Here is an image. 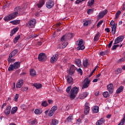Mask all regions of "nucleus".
<instances>
[{
	"label": "nucleus",
	"instance_id": "7ed1b4c3",
	"mask_svg": "<svg viewBox=\"0 0 125 125\" xmlns=\"http://www.w3.org/2000/svg\"><path fill=\"white\" fill-rule=\"evenodd\" d=\"M83 43V39H80L77 41L76 44L78 45V47L77 48V50H83L85 48V47Z\"/></svg>",
	"mask_w": 125,
	"mask_h": 125
},
{
	"label": "nucleus",
	"instance_id": "052dcab7",
	"mask_svg": "<svg viewBox=\"0 0 125 125\" xmlns=\"http://www.w3.org/2000/svg\"><path fill=\"white\" fill-rule=\"evenodd\" d=\"M125 58H123L118 60V62L121 63V62H125Z\"/></svg>",
	"mask_w": 125,
	"mask_h": 125
},
{
	"label": "nucleus",
	"instance_id": "f03ea898",
	"mask_svg": "<svg viewBox=\"0 0 125 125\" xmlns=\"http://www.w3.org/2000/svg\"><path fill=\"white\" fill-rule=\"evenodd\" d=\"M18 15L17 13H15V12L9 14L8 16L5 17L4 18V21H6L8 22V21H10V20H12V19H14L16 17H17Z\"/></svg>",
	"mask_w": 125,
	"mask_h": 125
},
{
	"label": "nucleus",
	"instance_id": "f3484780",
	"mask_svg": "<svg viewBox=\"0 0 125 125\" xmlns=\"http://www.w3.org/2000/svg\"><path fill=\"white\" fill-rule=\"evenodd\" d=\"M105 123V119L101 118L96 122V125H103Z\"/></svg>",
	"mask_w": 125,
	"mask_h": 125
},
{
	"label": "nucleus",
	"instance_id": "f257e3e1",
	"mask_svg": "<svg viewBox=\"0 0 125 125\" xmlns=\"http://www.w3.org/2000/svg\"><path fill=\"white\" fill-rule=\"evenodd\" d=\"M18 15L17 13H15V12L9 14L8 16L5 17L4 18V21H6L8 22V21H10V20H12V19H14L16 17H17Z\"/></svg>",
	"mask_w": 125,
	"mask_h": 125
},
{
	"label": "nucleus",
	"instance_id": "4468645a",
	"mask_svg": "<svg viewBox=\"0 0 125 125\" xmlns=\"http://www.w3.org/2000/svg\"><path fill=\"white\" fill-rule=\"evenodd\" d=\"M17 53H18V50L14 49L9 54V56H10L11 57H14Z\"/></svg>",
	"mask_w": 125,
	"mask_h": 125
},
{
	"label": "nucleus",
	"instance_id": "2eb2a0df",
	"mask_svg": "<svg viewBox=\"0 0 125 125\" xmlns=\"http://www.w3.org/2000/svg\"><path fill=\"white\" fill-rule=\"evenodd\" d=\"M45 2L44 0H40L39 3H37L38 8L42 7V6L44 4Z\"/></svg>",
	"mask_w": 125,
	"mask_h": 125
},
{
	"label": "nucleus",
	"instance_id": "b1692460",
	"mask_svg": "<svg viewBox=\"0 0 125 125\" xmlns=\"http://www.w3.org/2000/svg\"><path fill=\"white\" fill-rule=\"evenodd\" d=\"M13 57H11L10 56H9V57L7 59V61L9 63H13V62H15V59L12 58Z\"/></svg>",
	"mask_w": 125,
	"mask_h": 125
},
{
	"label": "nucleus",
	"instance_id": "c03bdc74",
	"mask_svg": "<svg viewBox=\"0 0 125 125\" xmlns=\"http://www.w3.org/2000/svg\"><path fill=\"white\" fill-rule=\"evenodd\" d=\"M57 109H58V107L57 106H53L51 110H52L54 113H55V111H56V110H57Z\"/></svg>",
	"mask_w": 125,
	"mask_h": 125
},
{
	"label": "nucleus",
	"instance_id": "0e129e2a",
	"mask_svg": "<svg viewBox=\"0 0 125 125\" xmlns=\"http://www.w3.org/2000/svg\"><path fill=\"white\" fill-rule=\"evenodd\" d=\"M110 25L111 26H116V24L115 23V21H112L111 22H110Z\"/></svg>",
	"mask_w": 125,
	"mask_h": 125
},
{
	"label": "nucleus",
	"instance_id": "13d9d810",
	"mask_svg": "<svg viewBox=\"0 0 125 125\" xmlns=\"http://www.w3.org/2000/svg\"><path fill=\"white\" fill-rule=\"evenodd\" d=\"M28 89H29L27 88V87H22L21 88V91H28Z\"/></svg>",
	"mask_w": 125,
	"mask_h": 125
},
{
	"label": "nucleus",
	"instance_id": "e2e57ef3",
	"mask_svg": "<svg viewBox=\"0 0 125 125\" xmlns=\"http://www.w3.org/2000/svg\"><path fill=\"white\" fill-rule=\"evenodd\" d=\"M106 54H107V51L101 52L100 53V55H102V56H104V55H106Z\"/></svg>",
	"mask_w": 125,
	"mask_h": 125
},
{
	"label": "nucleus",
	"instance_id": "423d86ee",
	"mask_svg": "<svg viewBox=\"0 0 125 125\" xmlns=\"http://www.w3.org/2000/svg\"><path fill=\"white\" fill-rule=\"evenodd\" d=\"M38 60L41 62H43L46 60V56L43 53H40L38 55Z\"/></svg>",
	"mask_w": 125,
	"mask_h": 125
},
{
	"label": "nucleus",
	"instance_id": "69168bd1",
	"mask_svg": "<svg viewBox=\"0 0 125 125\" xmlns=\"http://www.w3.org/2000/svg\"><path fill=\"white\" fill-rule=\"evenodd\" d=\"M88 25V21H85L83 23V26L86 27Z\"/></svg>",
	"mask_w": 125,
	"mask_h": 125
},
{
	"label": "nucleus",
	"instance_id": "bf43d9fd",
	"mask_svg": "<svg viewBox=\"0 0 125 125\" xmlns=\"http://www.w3.org/2000/svg\"><path fill=\"white\" fill-rule=\"evenodd\" d=\"M18 83L20 85H21V86L22 85H23V80H19V82Z\"/></svg>",
	"mask_w": 125,
	"mask_h": 125
},
{
	"label": "nucleus",
	"instance_id": "9b49d317",
	"mask_svg": "<svg viewBox=\"0 0 125 125\" xmlns=\"http://www.w3.org/2000/svg\"><path fill=\"white\" fill-rule=\"evenodd\" d=\"M75 71H76V67H75L74 65H71L69 70V75L72 76V75L75 73Z\"/></svg>",
	"mask_w": 125,
	"mask_h": 125
},
{
	"label": "nucleus",
	"instance_id": "37998d69",
	"mask_svg": "<svg viewBox=\"0 0 125 125\" xmlns=\"http://www.w3.org/2000/svg\"><path fill=\"white\" fill-rule=\"evenodd\" d=\"M20 39V35H18L17 37H16L14 39V42L15 43L17 42V41L18 40Z\"/></svg>",
	"mask_w": 125,
	"mask_h": 125
},
{
	"label": "nucleus",
	"instance_id": "3c124183",
	"mask_svg": "<svg viewBox=\"0 0 125 125\" xmlns=\"http://www.w3.org/2000/svg\"><path fill=\"white\" fill-rule=\"evenodd\" d=\"M103 22H104V21L101 20L97 24V28H99L100 25H101Z\"/></svg>",
	"mask_w": 125,
	"mask_h": 125
},
{
	"label": "nucleus",
	"instance_id": "2f4dec72",
	"mask_svg": "<svg viewBox=\"0 0 125 125\" xmlns=\"http://www.w3.org/2000/svg\"><path fill=\"white\" fill-rule=\"evenodd\" d=\"M17 110H18V108L17 107H14L12 108L11 113L12 115H13V114H15V113H16V112H17Z\"/></svg>",
	"mask_w": 125,
	"mask_h": 125
},
{
	"label": "nucleus",
	"instance_id": "6ab92c4d",
	"mask_svg": "<svg viewBox=\"0 0 125 125\" xmlns=\"http://www.w3.org/2000/svg\"><path fill=\"white\" fill-rule=\"evenodd\" d=\"M10 111H11V106H8L4 110V114L6 115H9V114H10Z\"/></svg>",
	"mask_w": 125,
	"mask_h": 125
},
{
	"label": "nucleus",
	"instance_id": "bb28decb",
	"mask_svg": "<svg viewBox=\"0 0 125 125\" xmlns=\"http://www.w3.org/2000/svg\"><path fill=\"white\" fill-rule=\"evenodd\" d=\"M100 34L99 33H97V34L95 36L94 38V42H98V41H99V38L100 37Z\"/></svg>",
	"mask_w": 125,
	"mask_h": 125
},
{
	"label": "nucleus",
	"instance_id": "864d4df0",
	"mask_svg": "<svg viewBox=\"0 0 125 125\" xmlns=\"http://www.w3.org/2000/svg\"><path fill=\"white\" fill-rule=\"evenodd\" d=\"M34 113L36 115H38L39 114H42V113L41 112V110L40 109H36L34 111Z\"/></svg>",
	"mask_w": 125,
	"mask_h": 125
},
{
	"label": "nucleus",
	"instance_id": "0eeeda50",
	"mask_svg": "<svg viewBox=\"0 0 125 125\" xmlns=\"http://www.w3.org/2000/svg\"><path fill=\"white\" fill-rule=\"evenodd\" d=\"M47 8H52L54 6V1L52 0H49L46 3Z\"/></svg>",
	"mask_w": 125,
	"mask_h": 125
},
{
	"label": "nucleus",
	"instance_id": "680f3d73",
	"mask_svg": "<svg viewBox=\"0 0 125 125\" xmlns=\"http://www.w3.org/2000/svg\"><path fill=\"white\" fill-rule=\"evenodd\" d=\"M78 73H79V74H80L81 76L83 75V70H82V69L79 68L78 69Z\"/></svg>",
	"mask_w": 125,
	"mask_h": 125
},
{
	"label": "nucleus",
	"instance_id": "de8ad7c7",
	"mask_svg": "<svg viewBox=\"0 0 125 125\" xmlns=\"http://www.w3.org/2000/svg\"><path fill=\"white\" fill-rule=\"evenodd\" d=\"M85 0H77L75 1V3H76V4H80V3H82L83 1H85Z\"/></svg>",
	"mask_w": 125,
	"mask_h": 125
},
{
	"label": "nucleus",
	"instance_id": "7c9ffc66",
	"mask_svg": "<svg viewBox=\"0 0 125 125\" xmlns=\"http://www.w3.org/2000/svg\"><path fill=\"white\" fill-rule=\"evenodd\" d=\"M84 113L86 115H87L89 113V106L88 105L85 106Z\"/></svg>",
	"mask_w": 125,
	"mask_h": 125
},
{
	"label": "nucleus",
	"instance_id": "ea45409f",
	"mask_svg": "<svg viewBox=\"0 0 125 125\" xmlns=\"http://www.w3.org/2000/svg\"><path fill=\"white\" fill-rule=\"evenodd\" d=\"M58 124V121L56 119H53L52 120V125H56Z\"/></svg>",
	"mask_w": 125,
	"mask_h": 125
},
{
	"label": "nucleus",
	"instance_id": "a18cd8bd",
	"mask_svg": "<svg viewBox=\"0 0 125 125\" xmlns=\"http://www.w3.org/2000/svg\"><path fill=\"white\" fill-rule=\"evenodd\" d=\"M54 113L51 109L50 110V111L48 113V116L49 117H52L53 115H54Z\"/></svg>",
	"mask_w": 125,
	"mask_h": 125
},
{
	"label": "nucleus",
	"instance_id": "9d476101",
	"mask_svg": "<svg viewBox=\"0 0 125 125\" xmlns=\"http://www.w3.org/2000/svg\"><path fill=\"white\" fill-rule=\"evenodd\" d=\"M107 90L112 94L114 92V85L113 84H109L107 86Z\"/></svg>",
	"mask_w": 125,
	"mask_h": 125
},
{
	"label": "nucleus",
	"instance_id": "6e6d98bb",
	"mask_svg": "<svg viewBox=\"0 0 125 125\" xmlns=\"http://www.w3.org/2000/svg\"><path fill=\"white\" fill-rule=\"evenodd\" d=\"M93 12V9H89L87 11V14H90L92 13Z\"/></svg>",
	"mask_w": 125,
	"mask_h": 125
},
{
	"label": "nucleus",
	"instance_id": "72a5a7b5",
	"mask_svg": "<svg viewBox=\"0 0 125 125\" xmlns=\"http://www.w3.org/2000/svg\"><path fill=\"white\" fill-rule=\"evenodd\" d=\"M30 75L32 77H34V76H36V70L34 69H31L30 71Z\"/></svg>",
	"mask_w": 125,
	"mask_h": 125
},
{
	"label": "nucleus",
	"instance_id": "20e7f679",
	"mask_svg": "<svg viewBox=\"0 0 125 125\" xmlns=\"http://www.w3.org/2000/svg\"><path fill=\"white\" fill-rule=\"evenodd\" d=\"M37 21L35 19H32L30 20L26 23V26L28 28H35Z\"/></svg>",
	"mask_w": 125,
	"mask_h": 125
},
{
	"label": "nucleus",
	"instance_id": "412c9836",
	"mask_svg": "<svg viewBox=\"0 0 125 125\" xmlns=\"http://www.w3.org/2000/svg\"><path fill=\"white\" fill-rule=\"evenodd\" d=\"M83 65L85 68H87V67L89 66V63L88 62V60L87 59L83 61Z\"/></svg>",
	"mask_w": 125,
	"mask_h": 125
},
{
	"label": "nucleus",
	"instance_id": "c756f323",
	"mask_svg": "<svg viewBox=\"0 0 125 125\" xmlns=\"http://www.w3.org/2000/svg\"><path fill=\"white\" fill-rule=\"evenodd\" d=\"M123 90H124V86H121L117 90L116 93H118V94L121 93V92H122V91H123Z\"/></svg>",
	"mask_w": 125,
	"mask_h": 125
},
{
	"label": "nucleus",
	"instance_id": "a878e982",
	"mask_svg": "<svg viewBox=\"0 0 125 125\" xmlns=\"http://www.w3.org/2000/svg\"><path fill=\"white\" fill-rule=\"evenodd\" d=\"M13 66H14V68H15V69H18L20 67V62H14Z\"/></svg>",
	"mask_w": 125,
	"mask_h": 125
},
{
	"label": "nucleus",
	"instance_id": "ddd939ff",
	"mask_svg": "<svg viewBox=\"0 0 125 125\" xmlns=\"http://www.w3.org/2000/svg\"><path fill=\"white\" fill-rule=\"evenodd\" d=\"M67 78V83H70V84H73L74 83V80L73 79V78L71 76H67L66 77Z\"/></svg>",
	"mask_w": 125,
	"mask_h": 125
},
{
	"label": "nucleus",
	"instance_id": "1a4fd4ad",
	"mask_svg": "<svg viewBox=\"0 0 125 125\" xmlns=\"http://www.w3.org/2000/svg\"><path fill=\"white\" fill-rule=\"evenodd\" d=\"M58 54H57L53 55L50 60L51 63H55L57 61V59H58Z\"/></svg>",
	"mask_w": 125,
	"mask_h": 125
},
{
	"label": "nucleus",
	"instance_id": "774afa93",
	"mask_svg": "<svg viewBox=\"0 0 125 125\" xmlns=\"http://www.w3.org/2000/svg\"><path fill=\"white\" fill-rule=\"evenodd\" d=\"M112 44H113V41H110V43L108 44V48H111V46H112Z\"/></svg>",
	"mask_w": 125,
	"mask_h": 125
},
{
	"label": "nucleus",
	"instance_id": "473e14b6",
	"mask_svg": "<svg viewBox=\"0 0 125 125\" xmlns=\"http://www.w3.org/2000/svg\"><path fill=\"white\" fill-rule=\"evenodd\" d=\"M33 86H35V87L39 89V88H41V87H42V84L35 83L33 84Z\"/></svg>",
	"mask_w": 125,
	"mask_h": 125
},
{
	"label": "nucleus",
	"instance_id": "4be33fe9",
	"mask_svg": "<svg viewBox=\"0 0 125 125\" xmlns=\"http://www.w3.org/2000/svg\"><path fill=\"white\" fill-rule=\"evenodd\" d=\"M93 113L96 114L99 112V107L97 105L94 106L92 109Z\"/></svg>",
	"mask_w": 125,
	"mask_h": 125
},
{
	"label": "nucleus",
	"instance_id": "6e6552de",
	"mask_svg": "<svg viewBox=\"0 0 125 125\" xmlns=\"http://www.w3.org/2000/svg\"><path fill=\"white\" fill-rule=\"evenodd\" d=\"M124 39H125V36H120L117 37L114 40V43H113V44H117V43H119V42H123Z\"/></svg>",
	"mask_w": 125,
	"mask_h": 125
},
{
	"label": "nucleus",
	"instance_id": "a211bd4d",
	"mask_svg": "<svg viewBox=\"0 0 125 125\" xmlns=\"http://www.w3.org/2000/svg\"><path fill=\"white\" fill-rule=\"evenodd\" d=\"M88 95V93L87 92H84L82 93L80 96V99H84L86 97H87Z\"/></svg>",
	"mask_w": 125,
	"mask_h": 125
},
{
	"label": "nucleus",
	"instance_id": "cd10ccee",
	"mask_svg": "<svg viewBox=\"0 0 125 125\" xmlns=\"http://www.w3.org/2000/svg\"><path fill=\"white\" fill-rule=\"evenodd\" d=\"M111 29L112 35H115L116 34V31H117V25H113L112 26Z\"/></svg>",
	"mask_w": 125,
	"mask_h": 125
},
{
	"label": "nucleus",
	"instance_id": "58836bf2",
	"mask_svg": "<svg viewBox=\"0 0 125 125\" xmlns=\"http://www.w3.org/2000/svg\"><path fill=\"white\" fill-rule=\"evenodd\" d=\"M29 123L30 125H35L36 124H38V120L35 119L32 121H30Z\"/></svg>",
	"mask_w": 125,
	"mask_h": 125
},
{
	"label": "nucleus",
	"instance_id": "c85d7f7f",
	"mask_svg": "<svg viewBox=\"0 0 125 125\" xmlns=\"http://www.w3.org/2000/svg\"><path fill=\"white\" fill-rule=\"evenodd\" d=\"M13 25H18L20 23V20H14L13 21H10Z\"/></svg>",
	"mask_w": 125,
	"mask_h": 125
},
{
	"label": "nucleus",
	"instance_id": "c9c22d12",
	"mask_svg": "<svg viewBox=\"0 0 125 125\" xmlns=\"http://www.w3.org/2000/svg\"><path fill=\"white\" fill-rule=\"evenodd\" d=\"M42 105L43 107H47V106H48V103H47V101H45L42 103Z\"/></svg>",
	"mask_w": 125,
	"mask_h": 125
},
{
	"label": "nucleus",
	"instance_id": "8fccbe9b",
	"mask_svg": "<svg viewBox=\"0 0 125 125\" xmlns=\"http://www.w3.org/2000/svg\"><path fill=\"white\" fill-rule=\"evenodd\" d=\"M67 45H68V42H64L62 43V48H65V47H66V46H67Z\"/></svg>",
	"mask_w": 125,
	"mask_h": 125
},
{
	"label": "nucleus",
	"instance_id": "dca6fc26",
	"mask_svg": "<svg viewBox=\"0 0 125 125\" xmlns=\"http://www.w3.org/2000/svg\"><path fill=\"white\" fill-rule=\"evenodd\" d=\"M107 12H108V11L107 10H104L103 12H101L99 13V17L101 19L103 18L104 16H105L106 14H107Z\"/></svg>",
	"mask_w": 125,
	"mask_h": 125
},
{
	"label": "nucleus",
	"instance_id": "a19ab883",
	"mask_svg": "<svg viewBox=\"0 0 125 125\" xmlns=\"http://www.w3.org/2000/svg\"><path fill=\"white\" fill-rule=\"evenodd\" d=\"M71 94L70 96V97L71 99H75L76 98V94H74V93L70 92Z\"/></svg>",
	"mask_w": 125,
	"mask_h": 125
},
{
	"label": "nucleus",
	"instance_id": "39448f33",
	"mask_svg": "<svg viewBox=\"0 0 125 125\" xmlns=\"http://www.w3.org/2000/svg\"><path fill=\"white\" fill-rule=\"evenodd\" d=\"M89 83H90V80H89L88 78H86L82 83V89L87 88V87L89 86Z\"/></svg>",
	"mask_w": 125,
	"mask_h": 125
},
{
	"label": "nucleus",
	"instance_id": "5fc2aeb1",
	"mask_svg": "<svg viewBox=\"0 0 125 125\" xmlns=\"http://www.w3.org/2000/svg\"><path fill=\"white\" fill-rule=\"evenodd\" d=\"M72 88V86H69L66 88V92L67 93H69L70 92V90H71V89Z\"/></svg>",
	"mask_w": 125,
	"mask_h": 125
},
{
	"label": "nucleus",
	"instance_id": "603ef678",
	"mask_svg": "<svg viewBox=\"0 0 125 125\" xmlns=\"http://www.w3.org/2000/svg\"><path fill=\"white\" fill-rule=\"evenodd\" d=\"M18 98H19V95L18 94H16L15 96L14 101L17 102V101H18Z\"/></svg>",
	"mask_w": 125,
	"mask_h": 125
},
{
	"label": "nucleus",
	"instance_id": "f704fd0d",
	"mask_svg": "<svg viewBox=\"0 0 125 125\" xmlns=\"http://www.w3.org/2000/svg\"><path fill=\"white\" fill-rule=\"evenodd\" d=\"M103 95V96L105 97V98H107V97H109V96H110V94H109V92L107 91L104 92Z\"/></svg>",
	"mask_w": 125,
	"mask_h": 125
},
{
	"label": "nucleus",
	"instance_id": "5701e85b",
	"mask_svg": "<svg viewBox=\"0 0 125 125\" xmlns=\"http://www.w3.org/2000/svg\"><path fill=\"white\" fill-rule=\"evenodd\" d=\"M75 62L76 64V65H77L78 66V67H82V64H81L82 63V61H81V60L80 59H77L75 60Z\"/></svg>",
	"mask_w": 125,
	"mask_h": 125
},
{
	"label": "nucleus",
	"instance_id": "4d7b16f0",
	"mask_svg": "<svg viewBox=\"0 0 125 125\" xmlns=\"http://www.w3.org/2000/svg\"><path fill=\"white\" fill-rule=\"evenodd\" d=\"M61 42H64V41H66V35L63 36L62 37V38L61 39Z\"/></svg>",
	"mask_w": 125,
	"mask_h": 125
},
{
	"label": "nucleus",
	"instance_id": "aec40b11",
	"mask_svg": "<svg viewBox=\"0 0 125 125\" xmlns=\"http://www.w3.org/2000/svg\"><path fill=\"white\" fill-rule=\"evenodd\" d=\"M78 91H79V88L77 86H75L71 89L70 92L77 94V93H78Z\"/></svg>",
	"mask_w": 125,
	"mask_h": 125
},
{
	"label": "nucleus",
	"instance_id": "09e8293b",
	"mask_svg": "<svg viewBox=\"0 0 125 125\" xmlns=\"http://www.w3.org/2000/svg\"><path fill=\"white\" fill-rule=\"evenodd\" d=\"M94 4V0H91V1L88 2V4L89 6H91L92 5H93Z\"/></svg>",
	"mask_w": 125,
	"mask_h": 125
},
{
	"label": "nucleus",
	"instance_id": "e433bc0d",
	"mask_svg": "<svg viewBox=\"0 0 125 125\" xmlns=\"http://www.w3.org/2000/svg\"><path fill=\"white\" fill-rule=\"evenodd\" d=\"M72 120H73V115L70 114L68 117V118L66 119V121L67 122H72Z\"/></svg>",
	"mask_w": 125,
	"mask_h": 125
},
{
	"label": "nucleus",
	"instance_id": "49530a36",
	"mask_svg": "<svg viewBox=\"0 0 125 125\" xmlns=\"http://www.w3.org/2000/svg\"><path fill=\"white\" fill-rule=\"evenodd\" d=\"M122 13V12L120 11H118L116 13V19H118L119 18V17L120 16V15Z\"/></svg>",
	"mask_w": 125,
	"mask_h": 125
},
{
	"label": "nucleus",
	"instance_id": "79ce46f5",
	"mask_svg": "<svg viewBox=\"0 0 125 125\" xmlns=\"http://www.w3.org/2000/svg\"><path fill=\"white\" fill-rule=\"evenodd\" d=\"M121 73H122V68H117L115 71V74L119 75V74H121Z\"/></svg>",
	"mask_w": 125,
	"mask_h": 125
},
{
	"label": "nucleus",
	"instance_id": "f8f14e48",
	"mask_svg": "<svg viewBox=\"0 0 125 125\" xmlns=\"http://www.w3.org/2000/svg\"><path fill=\"white\" fill-rule=\"evenodd\" d=\"M23 11V9H21L20 7H17L14 8V12L16 13H17V15H19V13H21Z\"/></svg>",
	"mask_w": 125,
	"mask_h": 125
},
{
	"label": "nucleus",
	"instance_id": "4c0bfd02",
	"mask_svg": "<svg viewBox=\"0 0 125 125\" xmlns=\"http://www.w3.org/2000/svg\"><path fill=\"white\" fill-rule=\"evenodd\" d=\"M15 69L13 64H10L8 67V71H13Z\"/></svg>",
	"mask_w": 125,
	"mask_h": 125
},
{
	"label": "nucleus",
	"instance_id": "338daca9",
	"mask_svg": "<svg viewBox=\"0 0 125 125\" xmlns=\"http://www.w3.org/2000/svg\"><path fill=\"white\" fill-rule=\"evenodd\" d=\"M32 37V39H35V38H37V37H39V35L38 34H33V35H31Z\"/></svg>",
	"mask_w": 125,
	"mask_h": 125
},
{
	"label": "nucleus",
	"instance_id": "393cba45",
	"mask_svg": "<svg viewBox=\"0 0 125 125\" xmlns=\"http://www.w3.org/2000/svg\"><path fill=\"white\" fill-rule=\"evenodd\" d=\"M18 30H19V28L18 27L15 28L13 30H12L10 34L11 37H12V36H13V35H14V34H15V33H16L17 31H18Z\"/></svg>",
	"mask_w": 125,
	"mask_h": 125
}]
</instances>
